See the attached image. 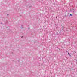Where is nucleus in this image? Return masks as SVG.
I'll return each mask as SVG.
<instances>
[{
    "mask_svg": "<svg viewBox=\"0 0 77 77\" xmlns=\"http://www.w3.org/2000/svg\"><path fill=\"white\" fill-rule=\"evenodd\" d=\"M68 54H69V53H68Z\"/></svg>",
    "mask_w": 77,
    "mask_h": 77,
    "instance_id": "6e6552de",
    "label": "nucleus"
},
{
    "mask_svg": "<svg viewBox=\"0 0 77 77\" xmlns=\"http://www.w3.org/2000/svg\"><path fill=\"white\" fill-rule=\"evenodd\" d=\"M3 23H2V22L1 23V24H2Z\"/></svg>",
    "mask_w": 77,
    "mask_h": 77,
    "instance_id": "423d86ee",
    "label": "nucleus"
},
{
    "mask_svg": "<svg viewBox=\"0 0 77 77\" xmlns=\"http://www.w3.org/2000/svg\"><path fill=\"white\" fill-rule=\"evenodd\" d=\"M22 38H23V36H22Z\"/></svg>",
    "mask_w": 77,
    "mask_h": 77,
    "instance_id": "0eeeda50",
    "label": "nucleus"
},
{
    "mask_svg": "<svg viewBox=\"0 0 77 77\" xmlns=\"http://www.w3.org/2000/svg\"><path fill=\"white\" fill-rule=\"evenodd\" d=\"M30 7H31V6H30Z\"/></svg>",
    "mask_w": 77,
    "mask_h": 77,
    "instance_id": "39448f33",
    "label": "nucleus"
},
{
    "mask_svg": "<svg viewBox=\"0 0 77 77\" xmlns=\"http://www.w3.org/2000/svg\"><path fill=\"white\" fill-rule=\"evenodd\" d=\"M69 56H71V54H70L69 55Z\"/></svg>",
    "mask_w": 77,
    "mask_h": 77,
    "instance_id": "f257e3e1",
    "label": "nucleus"
},
{
    "mask_svg": "<svg viewBox=\"0 0 77 77\" xmlns=\"http://www.w3.org/2000/svg\"><path fill=\"white\" fill-rule=\"evenodd\" d=\"M70 16H71V17H72V14H70Z\"/></svg>",
    "mask_w": 77,
    "mask_h": 77,
    "instance_id": "7ed1b4c3",
    "label": "nucleus"
},
{
    "mask_svg": "<svg viewBox=\"0 0 77 77\" xmlns=\"http://www.w3.org/2000/svg\"><path fill=\"white\" fill-rule=\"evenodd\" d=\"M66 53H68V51H66Z\"/></svg>",
    "mask_w": 77,
    "mask_h": 77,
    "instance_id": "20e7f679",
    "label": "nucleus"
},
{
    "mask_svg": "<svg viewBox=\"0 0 77 77\" xmlns=\"http://www.w3.org/2000/svg\"><path fill=\"white\" fill-rule=\"evenodd\" d=\"M21 26H22V29L23 28V25H22Z\"/></svg>",
    "mask_w": 77,
    "mask_h": 77,
    "instance_id": "f03ea898",
    "label": "nucleus"
}]
</instances>
